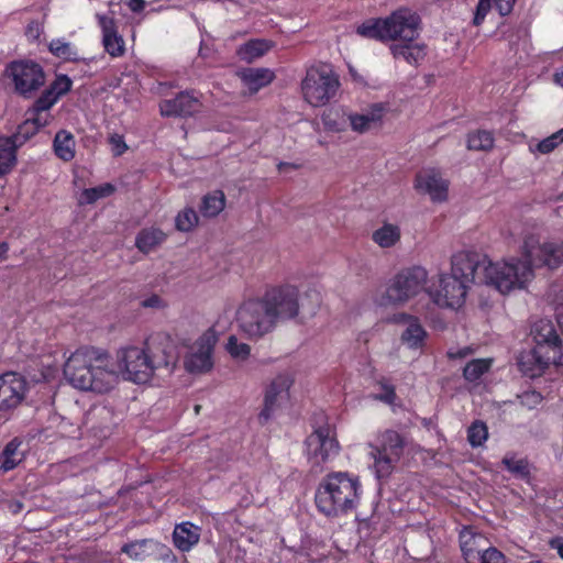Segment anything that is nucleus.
<instances>
[{"instance_id":"obj_55","label":"nucleus","mask_w":563,"mask_h":563,"mask_svg":"<svg viewBox=\"0 0 563 563\" xmlns=\"http://www.w3.org/2000/svg\"><path fill=\"white\" fill-rule=\"evenodd\" d=\"M71 81L67 77H60L58 78L49 89H54L56 93H58V99L60 96L65 95L67 91L70 90Z\"/></svg>"},{"instance_id":"obj_17","label":"nucleus","mask_w":563,"mask_h":563,"mask_svg":"<svg viewBox=\"0 0 563 563\" xmlns=\"http://www.w3.org/2000/svg\"><path fill=\"white\" fill-rule=\"evenodd\" d=\"M534 347L533 350L522 353L519 358V366L521 372L529 377L540 376L544 369L553 365H562L563 356L555 355V351Z\"/></svg>"},{"instance_id":"obj_41","label":"nucleus","mask_w":563,"mask_h":563,"mask_svg":"<svg viewBox=\"0 0 563 563\" xmlns=\"http://www.w3.org/2000/svg\"><path fill=\"white\" fill-rule=\"evenodd\" d=\"M494 145V136L489 131H477L470 134L467 147L473 151H489Z\"/></svg>"},{"instance_id":"obj_5","label":"nucleus","mask_w":563,"mask_h":563,"mask_svg":"<svg viewBox=\"0 0 563 563\" xmlns=\"http://www.w3.org/2000/svg\"><path fill=\"white\" fill-rule=\"evenodd\" d=\"M238 330L249 340L258 341L277 327L263 298L243 301L236 309Z\"/></svg>"},{"instance_id":"obj_34","label":"nucleus","mask_w":563,"mask_h":563,"mask_svg":"<svg viewBox=\"0 0 563 563\" xmlns=\"http://www.w3.org/2000/svg\"><path fill=\"white\" fill-rule=\"evenodd\" d=\"M21 441L11 440L0 455V468L4 472L13 470L23 460V453L20 451Z\"/></svg>"},{"instance_id":"obj_50","label":"nucleus","mask_w":563,"mask_h":563,"mask_svg":"<svg viewBox=\"0 0 563 563\" xmlns=\"http://www.w3.org/2000/svg\"><path fill=\"white\" fill-rule=\"evenodd\" d=\"M25 115L31 119L40 129L48 125L53 120V115L48 111H42L35 108H30Z\"/></svg>"},{"instance_id":"obj_36","label":"nucleus","mask_w":563,"mask_h":563,"mask_svg":"<svg viewBox=\"0 0 563 563\" xmlns=\"http://www.w3.org/2000/svg\"><path fill=\"white\" fill-rule=\"evenodd\" d=\"M385 19H369L356 27V33L365 38L387 42Z\"/></svg>"},{"instance_id":"obj_59","label":"nucleus","mask_w":563,"mask_h":563,"mask_svg":"<svg viewBox=\"0 0 563 563\" xmlns=\"http://www.w3.org/2000/svg\"><path fill=\"white\" fill-rule=\"evenodd\" d=\"M130 8L132 11H140L144 8V0H131Z\"/></svg>"},{"instance_id":"obj_57","label":"nucleus","mask_w":563,"mask_h":563,"mask_svg":"<svg viewBox=\"0 0 563 563\" xmlns=\"http://www.w3.org/2000/svg\"><path fill=\"white\" fill-rule=\"evenodd\" d=\"M142 305L144 307H148V308H161V307H163V301L158 296L154 295V296L145 299L142 302Z\"/></svg>"},{"instance_id":"obj_16","label":"nucleus","mask_w":563,"mask_h":563,"mask_svg":"<svg viewBox=\"0 0 563 563\" xmlns=\"http://www.w3.org/2000/svg\"><path fill=\"white\" fill-rule=\"evenodd\" d=\"M26 382L16 373L0 375V411L18 407L25 397Z\"/></svg>"},{"instance_id":"obj_21","label":"nucleus","mask_w":563,"mask_h":563,"mask_svg":"<svg viewBox=\"0 0 563 563\" xmlns=\"http://www.w3.org/2000/svg\"><path fill=\"white\" fill-rule=\"evenodd\" d=\"M531 334L536 343L534 347L542 346V349L545 350V352H549L548 350H551L555 351V355L563 356L561 340L556 334L553 323L550 320L542 319L537 321L533 324Z\"/></svg>"},{"instance_id":"obj_15","label":"nucleus","mask_w":563,"mask_h":563,"mask_svg":"<svg viewBox=\"0 0 563 563\" xmlns=\"http://www.w3.org/2000/svg\"><path fill=\"white\" fill-rule=\"evenodd\" d=\"M416 189L428 195L432 202H444L449 197V181L437 169H423L415 183Z\"/></svg>"},{"instance_id":"obj_33","label":"nucleus","mask_w":563,"mask_h":563,"mask_svg":"<svg viewBox=\"0 0 563 563\" xmlns=\"http://www.w3.org/2000/svg\"><path fill=\"white\" fill-rule=\"evenodd\" d=\"M55 154L63 161L69 162L75 157V140L70 132L62 130L54 139Z\"/></svg>"},{"instance_id":"obj_35","label":"nucleus","mask_w":563,"mask_h":563,"mask_svg":"<svg viewBox=\"0 0 563 563\" xmlns=\"http://www.w3.org/2000/svg\"><path fill=\"white\" fill-rule=\"evenodd\" d=\"M16 164V150L8 136H0V177L9 174Z\"/></svg>"},{"instance_id":"obj_24","label":"nucleus","mask_w":563,"mask_h":563,"mask_svg":"<svg viewBox=\"0 0 563 563\" xmlns=\"http://www.w3.org/2000/svg\"><path fill=\"white\" fill-rule=\"evenodd\" d=\"M397 322L402 323L405 329L401 333V341L410 349H418L422 346L427 332L421 325L418 318L401 313L396 319Z\"/></svg>"},{"instance_id":"obj_3","label":"nucleus","mask_w":563,"mask_h":563,"mask_svg":"<svg viewBox=\"0 0 563 563\" xmlns=\"http://www.w3.org/2000/svg\"><path fill=\"white\" fill-rule=\"evenodd\" d=\"M361 482L347 472H332L323 477L316 492V505L328 517L353 511L361 499Z\"/></svg>"},{"instance_id":"obj_18","label":"nucleus","mask_w":563,"mask_h":563,"mask_svg":"<svg viewBox=\"0 0 563 563\" xmlns=\"http://www.w3.org/2000/svg\"><path fill=\"white\" fill-rule=\"evenodd\" d=\"M200 108V99L192 91L180 92L174 99H166L159 103L163 117H189L197 113Z\"/></svg>"},{"instance_id":"obj_12","label":"nucleus","mask_w":563,"mask_h":563,"mask_svg":"<svg viewBox=\"0 0 563 563\" xmlns=\"http://www.w3.org/2000/svg\"><path fill=\"white\" fill-rule=\"evenodd\" d=\"M387 42L401 43L416 41L419 36V16L409 9L401 8L385 18Z\"/></svg>"},{"instance_id":"obj_61","label":"nucleus","mask_w":563,"mask_h":563,"mask_svg":"<svg viewBox=\"0 0 563 563\" xmlns=\"http://www.w3.org/2000/svg\"><path fill=\"white\" fill-rule=\"evenodd\" d=\"M553 80L556 85L563 87V70L562 71H555L553 75Z\"/></svg>"},{"instance_id":"obj_25","label":"nucleus","mask_w":563,"mask_h":563,"mask_svg":"<svg viewBox=\"0 0 563 563\" xmlns=\"http://www.w3.org/2000/svg\"><path fill=\"white\" fill-rule=\"evenodd\" d=\"M200 540V528L191 522L176 525L173 532L174 545L183 551H190Z\"/></svg>"},{"instance_id":"obj_14","label":"nucleus","mask_w":563,"mask_h":563,"mask_svg":"<svg viewBox=\"0 0 563 563\" xmlns=\"http://www.w3.org/2000/svg\"><path fill=\"white\" fill-rule=\"evenodd\" d=\"M217 338L212 331L205 332L191 346L185 358V368L190 373H205L212 368V352Z\"/></svg>"},{"instance_id":"obj_1","label":"nucleus","mask_w":563,"mask_h":563,"mask_svg":"<svg viewBox=\"0 0 563 563\" xmlns=\"http://www.w3.org/2000/svg\"><path fill=\"white\" fill-rule=\"evenodd\" d=\"M64 375L77 389L104 394L112 390L122 377L143 384L152 377L150 355L140 346H124L117 351L115 361L95 347L76 350L64 365Z\"/></svg>"},{"instance_id":"obj_56","label":"nucleus","mask_w":563,"mask_h":563,"mask_svg":"<svg viewBox=\"0 0 563 563\" xmlns=\"http://www.w3.org/2000/svg\"><path fill=\"white\" fill-rule=\"evenodd\" d=\"M380 386L383 391L375 398L386 404H393L396 399V393L394 387L387 384H380Z\"/></svg>"},{"instance_id":"obj_40","label":"nucleus","mask_w":563,"mask_h":563,"mask_svg":"<svg viewBox=\"0 0 563 563\" xmlns=\"http://www.w3.org/2000/svg\"><path fill=\"white\" fill-rule=\"evenodd\" d=\"M225 350L232 358L238 361H246L251 355V346L240 341L234 334L228 338Z\"/></svg>"},{"instance_id":"obj_47","label":"nucleus","mask_w":563,"mask_h":563,"mask_svg":"<svg viewBox=\"0 0 563 563\" xmlns=\"http://www.w3.org/2000/svg\"><path fill=\"white\" fill-rule=\"evenodd\" d=\"M501 463L515 476L525 478L529 475V466L526 460L506 455Z\"/></svg>"},{"instance_id":"obj_32","label":"nucleus","mask_w":563,"mask_h":563,"mask_svg":"<svg viewBox=\"0 0 563 563\" xmlns=\"http://www.w3.org/2000/svg\"><path fill=\"white\" fill-rule=\"evenodd\" d=\"M273 47V43L267 40H252L238 49V55L242 60L253 62L263 56Z\"/></svg>"},{"instance_id":"obj_62","label":"nucleus","mask_w":563,"mask_h":563,"mask_svg":"<svg viewBox=\"0 0 563 563\" xmlns=\"http://www.w3.org/2000/svg\"><path fill=\"white\" fill-rule=\"evenodd\" d=\"M307 296H312L316 299V305L309 309V312H313L314 308L319 305V295L316 291L308 292Z\"/></svg>"},{"instance_id":"obj_30","label":"nucleus","mask_w":563,"mask_h":563,"mask_svg":"<svg viewBox=\"0 0 563 563\" xmlns=\"http://www.w3.org/2000/svg\"><path fill=\"white\" fill-rule=\"evenodd\" d=\"M159 543L153 539H142L130 543H125L121 548V552L125 553L130 559L143 561L152 555L158 549Z\"/></svg>"},{"instance_id":"obj_27","label":"nucleus","mask_w":563,"mask_h":563,"mask_svg":"<svg viewBox=\"0 0 563 563\" xmlns=\"http://www.w3.org/2000/svg\"><path fill=\"white\" fill-rule=\"evenodd\" d=\"M240 77L247 90L255 93L269 85L275 76L268 68H247L240 73Z\"/></svg>"},{"instance_id":"obj_43","label":"nucleus","mask_w":563,"mask_h":563,"mask_svg":"<svg viewBox=\"0 0 563 563\" xmlns=\"http://www.w3.org/2000/svg\"><path fill=\"white\" fill-rule=\"evenodd\" d=\"M199 218L192 208H185L178 212L175 219V225L178 231L189 232L197 227Z\"/></svg>"},{"instance_id":"obj_6","label":"nucleus","mask_w":563,"mask_h":563,"mask_svg":"<svg viewBox=\"0 0 563 563\" xmlns=\"http://www.w3.org/2000/svg\"><path fill=\"white\" fill-rule=\"evenodd\" d=\"M428 282V272L421 266H413L399 272L386 288L379 305H404L420 294Z\"/></svg>"},{"instance_id":"obj_37","label":"nucleus","mask_w":563,"mask_h":563,"mask_svg":"<svg viewBox=\"0 0 563 563\" xmlns=\"http://www.w3.org/2000/svg\"><path fill=\"white\" fill-rule=\"evenodd\" d=\"M225 207V196L221 190H216L203 197L200 212L203 217L213 218Z\"/></svg>"},{"instance_id":"obj_52","label":"nucleus","mask_w":563,"mask_h":563,"mask_svg":"<svg viewBox=\"0 0 563 563\" xmlns=\"http://www.w3.org/2000/svg\"><path fill=\"white\" fill-rule=\"evenodd\" d=\"M492 9V1L490 0H479L476 7V11L474 13L473 18V24L475 26H479L483 21L485 20L487 13Z\"/></svg>"},{"instance_id":"obj_60","label":"nucleus","mask_w":563,"mask_h":563,"mask_svg":"<svg viewBox=\"0 0 563 563\" xmlns=\"http://www.w3.org/2000/svg\"><path fill=\"white\" fill-rule=\"evenodd\" d=\"M556 320L558 324L563 332V303L556 308Z\"/></svg>"},{"instance_id":"obj_63","label":"nucleus","mask_w":563,"mask_h":563,"mask_svg":"<svg viewBox=\"0 0 563 563\" xmlns=\"http://www.w3.org/2000/svg\"><path fill=\"white\" fill-rule=\"evenodd\" d=\"M8 250L9 247L7 243H0V260L5 256Z\"/></svg>"},{"instance_id":"obj_11","label":"nucleus","mask_w":563,"mask_h":563,"mask_svg":"<svg viewBox=\"0 0 563 563\" xmlns=\"http://www.w3.org/2000/svg\"><path fill=\"white\" fill-rule=\"evenodd\" d=\"M307 456L313 465H321L334 460L340 452V444L333 428L321 426L306 440Z\"/></svg>"},{"instance_id":"obj_4","label":"nucleus","mask_w":563,"mask_h":563,"mask_svg":"<svg viewBox=\"0 0 563 563\" xmlns=\"http://www.w3.org/2000/svg\"><path fill=\"white\" fill-rule=\"evenodd\" d=\"M479 283L493 286L500 294L525 289L534 278L533 268L522 255L495 263L479 257Z\"/></svg>"},{"instance_id":"obj_26","label":"nucleus","mask_w":563,"mask_h":563,"mask_svg":"<svg viewBox=\"0 0 563 563\" xmlns=\"http://www.w3.org/2000/svg\"><path fill=\"white\" fill-rule=\"evenodd\" d=\"M390 52L395 58H402L410 65H416L421 62L427 55V47L422 43L415 41L393 43Z\"/></svg>"},{"instance_id":"obj_45","label":"nucleus","mask_w":563,"mask_h":563,"mask_svg":"<svg viewBox=\"0 0 563 563\" xmlns=\"http://www.w3.org/2000/svg\"><path fill=\"white\" fill-rule=\"evenodd\" d=\"M488 438V430L484 422L475 421L467 429V440L473 448L481 446Z\"/></svg>"},{"instance_id":"obj_23","label":"nucleus","mask_w":563,"mask_h":563,"mask_svg":"<svg viewBox=\"0 0 563 563\" xmlns=\"http://www.w3.org/2000/svg\"><path fill=\"white\" fill-rule=\"evenodd\" d=\"M150 355V365L152 367V376L156 371H163L166 374H170L177 363V356L174 353V346L172 343H159L157 346L146 350Z\"/></svg>"},{"instance_id":"obj_2","label":"nucleus","mask_w":563,"mask_h":563,"mask_svg":"<svg viewBox=\"0 0 563 563\" xmlns=\"http://www.w3.org/2000/svg\"><path fill=\"white\" fill-rule=\"evenodd\" d=\"M479 255L459 252L451 261V273L439 274L437 282L428 288L430 299L441 308L459 309L466 299L473 283H479Z\"/></svg>"},{"instance_id":"obj_42","label":"nucleus","mask_w":563,"mask_h":563,"mask_svg":"<svg viewBox=\"0 0 563 563\" xmlns=\"http://www.w3.org/2000/svg\"><path fill=\"white\" fill-rule=\"evenodd\" d=\"M114 192V187L111 184H103L98 187L85 189L81 192L79 203H95L101 198L109 197Z\"/></svg>"},{"instance_id":"obj_8","label":"nucleus","mask_w":563,"mask_h":563,"mask_svg":"<svg viewBox=\"0 0 563 563\" xmlns=\"http://www.w3.org/2000/svg\"><path fill=\"white\" fill-rule=\"evenodd\" d=\"M521 255L533 269L545 267L554 271L563 264V242H541L537 236L528 235L521 246Z\"/></svg>"},{"instance_id":"obj_44","label":"nucleus","mask_w":563,"mask_h":563,"mask_svg":"<svg viewBox=\"0 0 563 563\" xmlns=\"http://www.w3.org/2000/svg\"><path fill=\"white\" fill-rule=\"evenodd\" d=\"M489 366H490L489 360H484V358L473 360L465 365L464 372H463L464 377L471 382L476 380L485 372L488 371Z\"/></svg>"},{"instance_id":"obj_29","label":"nucleus","mask_w":563,"mask_h":563,"mask_svg":"<svg viewBox=\"0 0 563 563\" xmlns=\"http://www.w3.org/2000/svg\"><path fill=\"white\" fill-rule=\"evenodd\" d=\"M401 238V230L398 224L384 222L382 227L372 233V240L382 249L395 246Z\"/></svg>"},{"instance_id":"obj_54","label":"nucleus","mask_w":563,"mask_h":563,"mask_svg":"<svg viewBox=\"0 0 563 563\" xmlns=\"http://www.w3.org/2000/svg\"><path fill=\"white\" fill-rule=\"evenodd\" d=\"M109 143L114 156H120L128 150V145L125 144L123 136L120 134H111L109 137Z\"/></svg>"},{"instance_id":"obj_64","label":"nucleus","mask_w":563,"mask_h":563,"mask_svg":"<svg viewBox=\"0 0 563 563\" xmlns=\"http://www.w3.org/2000/svg\"><path fill=\"white\" fill-rule=\"evenodd\" d=\"M200 408H201V406H200V405H196V406H195V412H196V413H199Z\"/></svg>"},{"instance_id":"obj_58","label":"nucleus","mask_w":563,"mask_h":563,"mask_svg":"<svg viewBox=\"0 0 563 563\" xmlns=\"http://www.w3.org/2000/svg\"><path fill=\"white\" fill-rule=\"evenodd\" d=\"M549 544L552 549L556 550L558 554L563 559V539H552Z\"/></svg>"},{"instance_id":"obj_51","label":"nucleus","mask_w":563,"mask_h":563,"mask_svg":"<svg viewBox=\"0 0 563 563\" xmlns=\"http://www.w3.org/2000/svg\"><path fill=\"white\" fill-rule=\"evenodd\" d=\"M519 401L522 407L533 409L542 401V395L536 390H528L519 396Z\"/></svg>"},{"instance_id":"obj_31","label":"nucleus","mask_w":563,"mask_h":563,"mask_svg":"<svg viewBox=\"0 0 563 563\" xmlns=\"http://www.w3.org/2000/svg\"><path fill=\"white\" fill-rule=\"evenodd\" d=\"M369 455L374 460L373 466L377 477L379 478L388 476L391 473L395 463L400 459L376 446L372 449Z\"/></svg>"},{"instance_id":"obj_39","label":"nucleus","mask_w":563,"mask_h":563,"mask_svg":"<svg viewBox=\"0 0 563 563\" xmlns=\"http://www.w3.org/2000/svg\"><path fill=\"white\" fill-rule=\"evenodd\" d=\"M38 130L40 128H37V125H35V123L26 117L25 120L19 125L16 133L8 137L14 144V148L18 150L27 140L34 136Z\"/></svg>"},{"instance_id":"obj_53","label":"nucleus","mask_w":563,"mask_h":563,"mask_svg":"<svg viewBox=\"0 0 563 563\" xmlns=\"http://www.w3.org/2000/svg\"><path fill=\"white\" fill-rule=\"evenodd\" d=\"M478 563H505V556L497 549L488 547V549L481 554Z\"/></svg>"},{"instance_id":"obj_38","label":"nucleus","mask_w":563,"mask_h":563,"mask_svg":"<svg viewBox=\"0 0 563 563\" xmlns=\"http://www.w3.org/2000/svg\"><path fill=\"white\" fill-rule=\"evenodd\" d=\"M377 448L400 457L404 450V439L398 432L386 430L382 434L380 444Z\"/></svg>"},{"instance_id":"obj_13","label":"nucleus","mask_w":563,"mask_h":563,"mask_svg":"<svg viewBox=\"0 0 563 563\" xmlns=\"http://www.w3.org/2000/svg\"><path fill=\"white\" fill-rule=\"evenodd\" d=\"M292 378L288 374H278L265 387L264 406L258 415L262 423L267 422L288 400Z\"/></svg>"},{"instance_id":"obj_48","label":"nucleus","mask_w":563,"mask_h":563,"mask_svg":"<svg viewBox=\"0 0 563 563\" xmlns=\"http://www.w3.org/2000/svg\"><path fill=\"white\" fill-rule=\"evenodd\" d=\"M563 143V128L537 144V151L541 154L551 153Z\"/></svg>"},{"instance_id":"obj_49","label":"nucleus","mask_w":563,"mask_h":563,"mask_svg":"<svg viewBox=\"0 0 563 563\" xmlns=\"http://www.w3.org/2000/svg\"><path fill=\"white\" fill-rule=\"evenodd\" d=\"M57 100H58V93H56L54 91V89H47L34 102L32 108L49 112V109L57 102Z\"/></svg>"},{"instance_id":"obj_10","label":"nucleus","mask_w":563,"mask_h":563,"mask_svg":"<svg viewBox=\"0 0 563 563\" xmlns=\"http://www.w3.org/2000/svg\"><path fill=\"white\" fill-rule=\"evenodd\" d=\"M5 76L11 79L14 90L24 98L32 97L45 82L41 66L29 60H16L8 65Z\"/></svg>"},{"instance_id":"obj_28","label":"nucleus","mask_w":563,"mask_h":563,"mask_svg":"<svg viewBox=\"0 0 563 563\" xmlns=\"http://www.w3.org/2000/svg\"><path fill=\"white\" fill-rule=\"evenodd\" d=\"M166 240V234L158 228H146L141 230L135 239V246L144 254L154 251Z\"/></svg>"},{"instance_id":"obj_20","label":"nucleus","mask_w":563,"mask_h":563,"mask_svg":"<svg viewBox=\"0 0 563 563\" xmlns=\"http://www.w3.org/2000/svg\"><path fill=\"white\" fill-rule=\"evenodd\" d=\"M102 31V44L104 51L111 57H121L125 53V43L118 33L114 20L111 16L97 14Z\"/></svg>"},{"instance_id":"obj_22","label":"nucleus","mask_w":563,"mask_h":563,"mask_svg":"<svg viewBox=\"0 0 563 563\" xmlns=\"http://www.w3.org/2000/svg\"><path fill=\"white\" fill-rule=\"evenodd\" d=\"M460 543L462 553L467 563H478L481 554L489 547V542L484 536L468 528L461 531Z\"/></svg>"},{"instance_id":"obj_9","label":"nucleus","mask_w":563,"mask_h":563,"mask_svg":"<svg viewBox=\"0 0 563 563\" xmlns=\"http://www.w3.org/2000/svg\"><path fill=\"white\" fill-rule=\"evenodd\" d=\"M262 298L276 325L279 322L296 318L300 307L305 308V305L300 303L299 290L294 285L275 287L266 291Z\"/></svg>"},{"instance_id":"obj_7","label":"nucleus","mask_w":563,"mask_h":563,"mask_svg":"<svg viewBox=\"0 0 563 563\" xmlns=\"http://www.w3.org/2000/svg\"><path fill=\"white\" fill-rule=\"evenodd\" d=\"M339 78L329 66L311 67L301 82L305 100L312 107L327 104L336 93Z\"/></svg>"},{"instance_id":"obj_46","label":"nucleus","mask_w":563,"mask_h":563,"mask_svg":"<svg viewBox=\"0 0 563 563\" xmlns=\"http://www.w3.org/2000/svg\"><path fill=\"white\" fill-rule=\"evenodd\" d=\"M49 51L57 57L63 59H75L77 57V52L74 46L64 40H53L49 43Z\"/></svg>"},{"instance_id":"obj_19","label":"nucleus","mask_w":563,"mask_h":563,"mask_svg":"<svg viewBox=\"0 0 563 563\" xmlns=\"http://www.w3.org/2000/svg\"><path fill=\"white\" fill-rule=\"evenodd\" d=\"M387 113V107L383 103H374L361 113H350L347 120L351 129L360 134L382 126L383 119Z\"/></svg>"}]
</instances>
